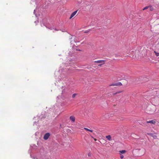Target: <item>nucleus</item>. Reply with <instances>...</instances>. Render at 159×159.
I'll return each instance as SVG.
<instances>
[{
    "label": "nucleus",
    "mask_w": 159,
    "mask_h": 159,
    "mask_svg": "<svg viewBox=\"0 0 159 159\" xmlns=\"http://www.w3.org/2000/svg\"><path fill=\"white\" fill-rule=\"evenodd\" d=\"M89 31V30H88L87 31H86L84 32V33H86L88 32Z\"/></svg>",
    "instance_id": "nucleus-20"
},
{
    "label": "nucleus",
    "mask_w": 159,
    "mask_h": 159,
    "mask_svg": "<svg viewBox=\"0 0 159 159\" xmlns=\"http://www.w3.org/2000/svg\"><path fill=\"white\" fill-rule=\"evenodd\" d=\"M84 129L86 131H89L91 132H93V130H91V129H89L88 128H84Z\"/></svg>",
    "instance_id": "nucleus-10"
},
{
    "label": "nucleus",
    "mask_w": 159,
    "mask_h": 159,
    "mask_svg": "<svg viewBox=\"0 0 159 159\" xmlns=\"http://www.w3.org/2000/svg\"><path fill=\"white\" fill-rule=\"evenodd\" d=\"M50 136V134L49 133H46L44 136L43 138L45 140L47 139Z\"/></svg>",
    "instance_id": "nucleus-4"
},
{
    "label": "nucleus",
    "mask_w": 159,
    "mask_h": 159,
    "mask_svg": "<svg viewBox=\"0 0 159 159\" xmlns=\"http://www.w3.org/2000/svg\"><path fill=\"white\" fill-rule=\"evenodd\" d=\"M156 111L155 108L152 107V108H148L147 111V113L148 114H152L155 112Z\"/></svg>",
    "instance_id": "nucleus-1"
},
{
    "label": "nucleus",
    "mask_w": 159,
    "mask_h": 159,
    "mask_svg": "<svg viewBox=\"0 0 159 159\" xmlns=\"http://www.w3.org/2000/svg\"><path fill=\"white\" fill-rule=\"evenodd\" d=\"M70 119L72 122H74L75 120V117L74 116H71L70 117Z\"/></svg>",
    "instance_id": "nucleus-7"
},
{
    "label": "nucleus",
    "mask_w": 159,
    "mask_h": 159,
    "mask_svg": "<svg viewBox=\"0 0 159 159\" xmlns=\"http://www.w3.org/2000/svg\"><path fill=\"white\" fill-rule=\"evenodd\" d=\"M120 84L119 85H122V84L121 83H120Z\"/></svg>",
    "instance_id": "nucleus-22"
},
{
    "label": "nucleus",
    "mask_w": 159,
    "mask_h": 159,
    "mask_svg": "<svg viewBox=\"0 0 159 159\" xmlns=\"http://www.w3.org/2000/svg\"><path fill=\"white\" fill-rule=\"evenodd\" d=\"M155 49L156 50L159 51V44H157L155 46Z\"/></svg>",
    "instance_id": "nucleus-9"
},
{
    "label": "nucleus",
    "mask_w": 159,
    "mask_h": 159,
    "mask_svg": "<svg viewBox=\"0 0 159 159\" xmlns=\"http://www.w3.org/2000/svg\"><path fill=\"white\" fill-rule=\"evenodd\" d=\"M148 7H149V6H146V7H144V8L143 9V11H144V10H146V9H148Z\"/></svg>",
    "instance_id": "nucleus-15"
},
{
    "label": "nucleus",
    "mask_w": 159,
    "mask_h": 159,
    "mask_svg": "<svg viewBox=\"0 0 159 159\" xmlns=\"http://www.w3.org/2000/svg\"><path fill=\"white\" fill-rule=\"evenodd\" d=\"M149 7H150V10L151 11H152L154 10V8L152 6H149Z\"/></svg>",
    "instance_id": "nucleus-13"
},
{
    "label": "nucleus",
    "mask_w": 159,
    "mask_h": 159,
    "mask_svg": "<svg viewBox=\"0 0 159 159\" xmlns=\"http://www.w3.org/2000/svg\"><path fill=\"white\" fill-rule=\"evenodd\" d=\"M91 137L94 139V141H96L97 140L95 138H94L93 137L91 136Z\"/></svg>",
    "instance_id": "nucleus-19"
},
{
    "label": "nucleus",
    "mask_w": 159,
    "mask_h": 159,
    "mask_svg": "<svg viewBox=\"0 0 159 159\" xmlns=\"http://www.w3.org/2000/svg\"><path fill=\"white\" fill-rule=\"evenodd\" d=\"M154 52L157 56H159V52H157L156 51H154Z\"/></svg>",
    "instance_id": "nucleus-14"
},
{
    "label": "nucleus",
    "mask_w": 159,
    "mask_h": 159,
    "mask_svg": "<svg viewBox=\"0 0 159 159\" xmlns=\"http://www.w3.org/2000/svg\"><path fill=\"white\" fill-rule=\"evenodd\" d=\"M124 157V156L123 155H121L120 156V158H121V159H122Z\"/></svg>",
    "instance_id": "nucleus-18"
},
{
    "label": "nucleus",
    "mask_w": 159,
    "mask_h": 159,
    "mask_svg": "<svg viewBox=\"0 0 159 159\" xmlns=\"http://www.w3.org/2000/svg\"><path fill=\"white\" fill-rule=\"evenodd\" d=\"M103 64H102V63H101V64H99V65H98V66H101L102 65H103Z\"/></svg>",
    "instance_id": "nucleus-21"
},
{
    "label": "nucleus",
    "mask_w": 159,
    "mask_h": 159,
    "mask_svg": "<svg viewBox=\"0 0 159 159\" xmlns=\"http://www.w3.org/2000/svg\"><path fill=\"white\" fill-rule=\"evenodd\" d=\"M106 138L109 141H110L111 140V137L110 135H108L106 136Z\"/></svg>",
    "instance_id": "nucleus-8"
},
{
    "label": "nucleus",
    "mask_w": 159,
    "mask_h": 159,
    "mask_svg": "<svg viewBox=\"0 0 159 159\" xmlns=\"http://www.w3.org/2000/svg\"><path fill=\"white\" fill-rule=\"evenodd\" d=\"M119 152L121 154H124L126 152V151L125 150L120 151Z\"/></svg>",
    "instance_id": "nucleus-12"
},
{
    "label": "nucleus",
    "mask_w": 159,
    "mask_h": 159,
    "mask_svg": "<svg viewBox=\"0 0 159 159\" xmlns=\"http://www.w3.org/2000/svg\"><path fill=\"white\" fill-rule=\"evenodd\" d=\"M76 95H77V94H76V93L73 94L72 95V98H74Z\"/></svg>",
    "instance_id": "nucleus-16"
},
{
    "label": "nucleus",
    "mask_w": 159,
    "mask_h": 159,
    "mask_svg": "<svg viewBox=\"0 0 159 159\" xmlns=\"http://www.w3.org/2000/svg\"><path fill=\"white\" fill-rule=\"evenodd\" d=\"M121 92H116V93H114L113 94V95H116V94H117V93H120Z\"/></svg>",
    "instance_id": "nucleus-17"
},
{
    "label": "nucleus",
    "mask_w": 159,
    "mask_h": 159,
    "mask_svg": "<svg viewBox=\"0 0 159 159\" xmlns=\"http://www.w3.org/2000/svg\"><path fill=\"white\" fill-rule=\"evenodd\" d=\"M147 123H150L152 124H155L156 123V121L155 119H154L148 121H147Z\"/></svg>",
    "instance_id": "nucleus-3"
},
{
    "label": "nucleus",
    "mask_w": 159,
    "mask_h": 159,
    "mask_svg": "<svg viewBox=\"0 0 159 159\" xmlns=\"http://www.w3.org/2000/svg\"><path fill=\"white\" fill-rule=\"evenodd\" d=\"M147 134L150 136H151L154 139H157V136L156 134H152V133H148Z\"/></svg>",
    "instance_id": "nucleus-2"
},
{
    "label": "nucleus",
    "mask_w": 159,
    "mask_h": 159,
    "mask_svg": "<svg viewBox=\"0 0 159 159\" xmlns=\"http://www.w3.org/2000/svg\"><path fill=\"white\" fill-rule=\"evenodd\" d=\"M104 60H98L94 61V62L97 63H102V64H104Z\"/></svg>",
    "instance_id": "nucleus-5"
},
{
    "label": "nucleus",
    "mask_w": 159,
    "mask_h": 159,
    "mask_svg": "<svg viewBox=\"0 0 159 159\" xmlns=\"http://www.w3.org/2000/svg\"><path fill=\"white\" fill-rule=\"evenodd\" d=\"M119 85L117 83H115V84H111L109 85V86H118Z\"/></svg>",
    "instance_id": "nucleus-11"
},
{
    "label": "nucleus",
    "mask_w": 159,
    "mask_h": 159,
    "mask_svg": "<svg viewBox=\"0 0 159 159\" xmlns=\"http://www.w3.org/2000/svg\"><path fill=\"white\" fill-rule=\"evenodd\" d=\"M78 11V10L74 12H73L71 14L70 16V19L71 18H72L74 16H75V15L76 14L77 12Z\"/></svg>",
    "instance_id": "nucleus-6"
}]
</instances>
